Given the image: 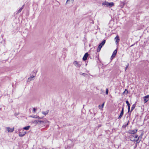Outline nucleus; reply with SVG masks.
<instances>
[{
  "mask_svg": "<svg viewBox=\"0 0 149 149\" xmlns=\"http://www.w3.org/2000/svg\"><path fill=\"white\" fill-rule=\"evenodd\" d=\"M130 138L131 140L132 141H135L138 143H139L140 141V140H139V138L137 135H135V137L134 135H131L130 136Z\"/></svg>",
  "mask_w": 149,
  "mask_h": 149,
  "instance_id": "1",
  "label": "nucleus"
},
{
  "mask_svg": "<svg viewBox=\"0 0 149 149\" xmlns=\"http://www.w3.org/2000/svg\"><path fill=\"white\" fill-rule=\"evenodd\" d=\"M102 5L103 6L110 8L113 6L114 4L113 2L109 3L105 1L102 3Z\"/></svg>",
  "mask_w": 149,
  "mask_h": 149,
  "instance_id": "2",
  "label": "nucleus"
},
{
  "mask_svg": "<svg viewBox=\"0 0 149 149\" xmlns=\"http://www.w3.org/2000/svg\"><path fill=\"white\" fill-rule=\"evenodd\" d=\"M73 64L76 67L78 68H80L81 65V63L79 62H78L76 61H74L73 62Z\"/></svg>",
  "mask_w": 149,
  "mask_h": 149,
  "instance_id": "3",
  "label": "nucleus"
},
{
  "mask_svg": "<svg viewBox=\"0 0 149 149\" xmlns=\"http://www.w3.org/2000/svg\"><path fill=\"white\" fill-rule=\"evenodd\" d=\"M14 128L13 127L12 128H10V127H7L6 128L7 130L10 132H12L14 130Z\"/></svg>",
  "mask_w": 149,
  "mask_h": 149,
  "instance_id": "4",
  "label": "nucleus"
},
{
  "mask_svg": "<svg viewBox=\"0 0 149 149\" xmlns=\"http://www.w3.org/2000/svg\"><path fill=\"white\" fill-rule=\"evenodd\" d=\"M88 55L89 54L88 53H86L83 58V60L84 61H86L87 59Z\"/></svg>",
  "mask_w": 149,
  "mask_h": 149,
  "instance_id": "5",
  "label": "nucleus"
},
{
  "mask_svg": "<svg viewBox=\"0 0 149 149\" xmlns=\"http://www.w3.org/2000/svg\"><path fill=\"white\" fill-rule=\"evenodd\" d=\"M137 130H130L129 131V132L130 133L132 134H135L137 132Z\"/></svg>",
  "mask_w": 149,
  "mask_h": 149,
  "instance_id": "6",
  "label": "nucleus"
},
{
  "mask_svg": "<svg viewBox=\"0 0 149 149\" xmlns=\"http://www.w3.org/2000/svg\"><path fill=\"white\" fill-rule=\"evenodd\" d=\"M149 97V95H147L144 98V101L145 102H147L148 101V98Z\"/></svg>",
  "mask_w": 149,
  "mask_h": 149,
  "instance_id": "7",
  "label": "nucleus"
},
{
  "mask_svg": "<svg viewBox=\"0 0 149 149\" xmlns=\"http://www.w3.org/2000/svg\"><path fill=\"white\" fill-rule=\"evenodd\" d=\"M115 40L116 41V44H118V43L119 42V38L118 36H117L115 38Z\"/></svg>",
  "mask_w": 149,
  "mask_h": 149,
  "instance_id": "8",
  "label": "nucleus"
},
{
  "mask_svg": "<svg viewBox=\"0 0 149 149\" xmlns=\"http://www.w3.org/2000/svg\"><path fill=\"white\" fill-rule=\"evenodd\" d=\"M24 4L21 8L19 9L17 11V14L19 13L21 11L22 9L24 8Z\"/></svg>",
  "mask_w": 149,
  "mask_h": 149,
  "instance_id": "9",
  "label": "nucleus"
},
{
  "mask_svg": "<svg viewBox=\"0 0 149 149\" xmlns=\"http://www.w3.org/2000/svg\"><path fill=\"white\" fill-rule=\"evenodd\" d=\"M106 42V40H104L102 42L100 43L99 45L100 46V47H102V46Z\"/></svg>",
  "mask_w": 149,
  "mask_h": 149,
  "instance_id": "10",
  "label": "nucleus"
},
{
  "mask_svg": "<svg viewBox=\"0 0 149 149\" xmlns=\"http://www.w3.org/2000/svg\"><path fill=\"white\" fill-rule=\"evenodd\" d=\"M49 112V110H47L46 111H42V113L45 116H46L47 115Z\"/></svg>",
  "mask_w": 149,
  "mask_h": 149,
  "instance_id": "11",
  "label": "nucleus"
},
{
  "mask_svg": "<svg viewBox=\"0 0 149 149\" xmlns=\"http://www.w3.org/2000/svg\"><path fill=\"white\" fill-rule=\"evenodd\" d=\"M43 123H49V121L47 120L46 118L42 120Z\"/></svg>",
  "mask_w": 149,
  "mask_h": 149,
  "instance_id": "12",
  "label": "nucleus"
},
{
  "mask_svg": "<svg viewBox=\"0 0 149 149\" xmlns=\"http://www.w3.org/2000/svg\"><path fill=\"white\" fill-rule=\"evenodd\" d=\"M26 134L25 133H22L21 132H19V135L20 137L23 136Z\"/></svg>",
  "mask_w": 149,
  "mask_h": 149,
  "instance_id": "13",
  "label": "nucleus"
},
{
  "mask_svg": "<svg viewBox=\"0 0 149 149\" xmlns=\"http://www.w3.org/2000/svg\"><path fill=\"white\" fill-rule=\"evenodd\" d=\"M126 103L127 104V106H128V111H129L130 109V104L129 103V102H128V101H126Z\"/></svg>",
  "mask_w": 149,
  "mask_h": 149,
  "instance_id": "14",
  "label": "nucleus"
},
{
  "mask_svg": "<svg viewBox=\"0 0 149 149\" xmlns=\"http://www.w3.org/2000/svg\"><path fill=\"white\" fill-rule=\"evenodd\" d=\"M30 127V126H28L26 127H25L23 128V129L25 130H28L29 129V128Z\"/></svg>",
  "mask_w": 149,
  "mask_h": 149,
  "instance_id": "15",
  "label": "nucleus"
},
{
  "mask_svg": "<svg viewBox=\"0 0 149 149\" xmlns=\"http://www.w3.org/2000/svg\"><path fill=\"white\" fill-rule=\"evenodd\" d=\"M128 93V91L126 89H125L124 92L123 93V95L127 94Z\"/></svg>",
  "mask_w": 149,
  "mask_h": 149,
  "instance_id": "16",
  "label": "nucleus"
},
{
  "mask_svg": "<svg viewBox=\"0 0 149 149\" xmlns=\"http://www.w3.org/2000/svg\"><path fill=\"white\" fill-rule=\"evenodd\" d=\"M74 0H67V1H66V3H69L70 2H71L72 3H73V2L74 1Z\"/></svg>",
  "mask_w": 149,
  "mask_h": 149,
  "instance_id": "17",
  "label": "nucleus"
},
{
  "mask_svg": "<svg viewBox=\"0 0 149 149\" xmlns=\"http://www.w3.org/2000/svg\"><path fill=\"white\" fill-rule=\"evenodd\" d=\"M34 77V76H31L29 78L28 80L31 81L33 79V78Z\"/></svg>",
  "mask_w": 149,
  "mask_h": 149,
  "instance_id": "18",
  "label": "nucleus"
},
{
  "mask_svg": "<svg viewBox=\"0 0 149 149\" xmlns=\"http://www.w3.org/2000/svg\"><path fill=\"white\" fill-rule=\"evenodd\" d=\"M135 104H134L132 106L131 108V111H132L135 108Z\"/></svg>",
  "mask_w": 149,
  "mask_h": 149,
  "instance_id": "19",
  "label": "nucleus"
},
{
  "mask_svg": "<svg viewBox=\"0 0 149 149\" xmlns=\"http://www.w3.org/2000/svg\"><path fill=\"white\" fill-rule=\"evenodd\" d=\"M33 113H35L36 112V111L37 110V109L35 108H33Z\"/></svg>",
  "mask_w": 149,
  "mask_h": 149,
  "instance_id": "20",
  "label": "nucleus"
},
{
  "mask_svg": "<svg viewBox=\"0 0 149 149\" xmlns=\"http://www.w3.org/2000/svg\"><path fill=\"white\" fill-rule=\"evenodd\" d=\"M80 74L81 75L84 76V77H86V75H87V74H86L85 73H82L81 72H80Z\"/></svg>",
  "mask_w": 149,
  "mask_h": 149,
  "instance_id": "21",
  "label": "nucleus"
},
{
  "mask_svg": "<svg viewBox=\"0 0 149 149\" xmlns=\"http://www.w3.org/2000/svg\"><path fill=\"white\" fill-rule=\"evenodd\" d=\"M38 120H35L33 122V123H34L35 124H37L38 123Z\"/></svg>",
  "mask_w": 149,
  "mask_h": 149,
  "instance_id": "22",
  "label": "nucleus"
},
{
  "mask_svg": "<svg viewBox=\"0 0 149 149\" xmlns=\"http://www.w3.org/2000/svg\"><path fill=\"white\" fill-rule=\"evenodd\" d=\"M117 52V51L116 49H115L113 52V55H116Z\"/></svg>",
  "mask_w": 149,
  "mask_h": 149,
  "instance_id": "23",
  "label": "nucleus"
},
{
  "mask_svg": "<svg viewBox=\"0 0 149 149\" xmlns=\"http://www.w3.org/2000/svg\"><path fill=\"white\" fill-rule=\"evenodd\" d=\"M43 123L42 120H38V124H40Z\"/></svg>",
  "mask_w": 149,
  "mask_h": 149,
  "instance_id": "24",
  "label": "nucleus"
},
{
  "mask_svg": "<svg viewBox=\"0 0 149 149\" xmlns=\"http://www.w3.org/2000/svg\"><path fill=\"white\" fill-rule=\"evenodd\" d=\"M115 56L116 55H113V54H112V55L111 56V59H112L113 58L115 57Z\"/></svg>",
  "mask_w": 149,
  "mask_h": 149,
  "instance_id": "25",
  "label": "nucleus"
},
{
  "mask_svg": "<svg viewBox=\"0 0 149 149\" xmlns=\"http://www.w3.org/2000/svg\"><path fill=\"white\" fill-rule=\"evenodd\" d=\"M65 148L66 149H67L68 148H70V146H67V147H66V146H65Z\"/></svg>",
  "mask_w": 149,
  "mask_h": 149,
  "instance_id": "26",
  "label": "nucleus"
},
{
  "mask_svg": "<svg viewBox=\"0 0 149 149\" xmlns=\"http://www.w3.org/2000/svg\"><path fill=\"white\" fill-rule=\"evenodd\" d=\"M108 88H107L106 91V94L107 95H108Z\"/></svg>",
  "mask_w": 149,
  "mask_h": 149,
  "instance_id": "27",
  "label": "nucleus"
},
{
  "mask_svg": "<svg viewBox=\"0 0 149 149\" xmlns=\"http://www.w3.org/2000/svg\"><path fill=\"white\" fill-rule=\"evenodd\" d=\"M102 47H100V45H99L97 48L99 49V50H100L101 49V48Z\"/></svg>",
  "mask_w": 149,
  "mask_h": 149,
  "instance_id": "28",
  "label": "nucleus"
},
{
  "mask_svg": "<svg viewBox=\"0 0 149 149\" xmlns=\"http://www.w3.org/2000/svg\"><path fill=\"white\" fill-rule=\"evenodd\" d=\"M19 113H15L14 114V115L15 116H17L19 114Z\"/></svg>",
  "mask_w": 149,
  "mask_h": 149,
  "instance_id": "29",
  "label": "nucleus"
},
{
  "mask_svg": "<svg viewBox=\"0 0 149 149\" xmlns=\"http://www.w3.org/2000/svg\"><path fill=\"white\" fill-rule=\"evenodd\" d=\"M129 65V64L128 63H127V65H126V66L125 67V71L127 69V68H128V67Z\"/></svg>",
  "mask_w": 149,
  "mask_h": 149,
  "instance_id": "30",
  "label": "nucleus"
},
{
  "mask_svg": "<svg viewBox=\"0 0 149 149\" xmlns=\"http://www.w3.org/2000/svg\"><path fill=\"white\" fill-rule=\"evenodd\" d=\"M121 118V112H120L118 118Z\"/></svg>",
  "mask_w": 149,
  "mask_h": 149,
  "instance_id": "31",
  "label": "nucleus"
},
{
  "mask_svg": "<svg viewBox=\"0 0 149 149\" xmlns=\"http://www.w3.org/2000/svg\"><path fill=\"white\" fill-rule=\"evenodd\" d=\"M104 103H103L102 104V105H101V107L102 108H103V107H104Z\"/></svg>",
  "mask_w": 149,
  "mask_h": 149,
  "instance_id": "32",
  "label": "nucleus"
},
{
  "mask_svg": "<svg viewBox=\"0 0 149 149\" xmlns=\"http://www.w3.org/2000/svg\"><path fill=\"white\" fill-rule=\"evenodd\" d=\"M123 109L122 110V115L123 114Z\"/></svg>",
  "mask_w": 149,
  "mask_h": 149,
  "instance_id": "33",
  "label": "nucleus"
},
{
  "mask_svg": "<svg viewBox=\"0 0 149 149\" xmlns=\"http://www.w3.org/2000/svg\"><path fill=\"white\" fill-rule=\"evenodd\" d=\"M39 118H40V117H39L38 116H36V118L39 119Z\"/></svg>",
  "mask_w": 149,
  "mask_h": 149,
  "instance_id": "34",
  "label": "nucleus"
},
{
  "mask_svg": "<svg viewBox=\"0 0 149 149\" xmlns=\"http://www.w3.org/2000/svg\"><path fill=\"white\" fill-rule=\"evenodd\" d=\"M31 117L33 118H36V116H31Z\"/></svg>",
  "mask_w": 149,
  "mask_h": 149,
  "instance_id": "35",
  "label": "nucleus"
},
{
  "mask_svg": "<svg viewBox=\"0 0 149 149\" xmlns=\"http://www.w3.org/2000/svg\"><path fill=\"white\" fill-rule=\"evenodd\" d=\"M100 50H99V49L97 48V52H99L100 51Z\"/></svg>",
  "mask_w": 149,
  "mask_h": 149,
  "instance_id": "36",
  "label": "nucleus"
},
{
  "mask_svg": "<svg viewBox=\"0 0 149 149\" xmlns=\"http://www.w3.org/2000/svg\"><path fill=\"white\" fill-rule=\"evenodd\" d=\"M43 117H40L39 119H42L43 118Z\"/></svg>",
  "mask_w": 149,
  "mask_h": 149,
  "instance_id": "37",
  "label": "nucleus"
},
{
  "mask_svg": "<svg viewBox=\"0 0 149 149\" xmlns=\"http://www.w3.org/2000/svg\"><path fill=\"white\" fill-rule=\"evenodd\" d=\"M101 126L100 125H99V127H101Z\"/></svg>",
  "mask_w": 149,
  "mask_h": 149,
  "instance_id": "38",
  "label": "nucleus"
},
{
  "mask_svg": "<svg viewBox=\"0 0 149 149\" xmlns=\"http://www.w3.org/2000/svg\"><path fill=\"white\" fill-rule=\"evenodd\" d=\"M100 106V105H99V107Z\"/></svg>",
  "mask_w": 149,
  "mask_h": 149,
  "instance_id": "39",
  "label": "nucleus"
},
{
  "mask_svg": "<svg viewBox=\"0 0 149 149\" xmlns=\"http://www.w3.org/2000/svg\"><path fill=\"white\" fill-rule=\"evenodd\" d=\"M128 125V123L126 125Z\"/></svg>",
  "mask_w": 149,
  "mask_h": 149,
  "instance_id": "40",
  "label": "nucleus"
},
{
  "mask_svg": "<svg viewBox=\"0 0 149 149\" xmlns=\"http://www.w3.org/2000/svg\"><path fill=\"white\" fill-rule=\"evenodd\" d=\"M123 127H124V125H123Z\"/></svg>",
  "mask_w": 149,
  "mask_h": 149,
  "instance_id": "41",
  "label": "nucleus"
}]
</instances>
